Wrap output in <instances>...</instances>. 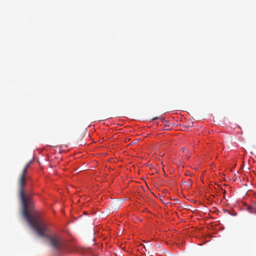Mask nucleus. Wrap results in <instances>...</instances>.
I'll list each match as a JSON object with an SVG mask.
<instances>
[{
  "label": "nucleus",
  "mask_w": 256,
  "mask_h": 256,
  "mask_svg": "<svg viewBox=\"0 0 256 256\" xmlns=\"http://www.w3.org/2000/svg\"><path fill=\"white\" fill-rule=\"evenodd\" d=\"M250 213L256 214V206L254 207V210L250 211Z\"/></svg>",
  "instance_id": "2"
},
{
  "label": "nucleus",
  "mask_w": 256,
  "mask_h": 256,
  "mask_svg": "<svg viewBox=\"0 0 256 256\" xmlns=\"http://www.w3.org/2000/svg\"><path fill=\"white\" fill-rule=\"evenodd\" d=\"M156 119H158V118H154V120H155Z\"/></svg>",
  "instance_id": "4"
},
{
  "label": "nucleus",
  "mask_w": 256,
  "mask_h": 256,
  "mask_svg": "<svg viewBox=\"0 0 256 256\" xmlns=\"http://www.w3.org/2000/svg\"><path fill=\"white\" fill-rule=\"evenodd\" d=\"M31 162L32 161H30L26 164L18 182V194L22 204V216L31 228L40 236L46 237L53 249L56 252L62 254L66 248L64 242L58 236H46L48 228L46 224L40 219L38 212L34 209L32 196L24 193V188L26 185L25 176Z\"/></svg>",
  "instance_id": "1"
},
{
  "label": "nucleus",
  "mask_w": 256,
  "mask_h": 256,
  "mask_svg": "<svg viewBox=\"0 0 256 256\" xmlns=\"http://www.w3.org/2000/svg\"><path fill=\"white\" fill-rule=\"evenodd\" d=\"M247 210L250 212V210H254V207L248 206L247 208Z\"/></svg>",
  "instance_id": "3"
}]
</instances>
